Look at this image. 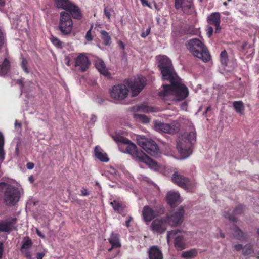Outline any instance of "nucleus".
<instances>
[{
  "instance_id": "17",
  "label": "nucleus",
  "mask_w": 259,
  "mask_h": 259,
  "mask_svg": "<svg viewBox=\"0 0 259 259\" xmlns=\"http://www.w3.org/2000/svg\"><path fill=\"white\" fill-rule=\"evenodd\" d=\"M191 53L196 57L204 62L210 60L211 56L208 50H190Z\"/></svg>"
},
{
  "instance_id": "28",
  "label": "nucleus",
  "mask_w": 259,
  "mask_h": 259,
  "mask_svg": "<svg viewBox=\"0 0 259 259\" xmlns=\"http://www.w3.org/2000/svg\"><path fill=\"white\" fill-rule=\"evenodd\" d=\"M10 66V62L8 58H5L2 65L0 66V76L6 75Z\"/></svg>"
},
{
  "instance_id": "26",
  "label": "nucleus",
  "mask_w": 259,
  "mask_h": 259,
  "mask_svg": "<svg viewBox=\"0 0 259 259\" xmlns=\"http://www.w3.org/2000/svg\"><path fill=\"white\" fill-rule=\"evenodd\" d=\"M110 243L112 245V247L109 248L108 250L110 251L113 247H119L121 246L120 243L119 236L117 234L112 233L109 239Z\"/></svg>"
},
{
  "instance_id": "63",
  "label": "nucleus",
  "mask_w": 259,
  "mask_h": 259,
  "mask_svg": "<svg viewBox=\"0 0 259 259\" xmlns=\"http://www.w3.org/2000/svg\"><path fill=\"white\" fill-rule=\"evenodd\" d=\"M181 0H175V3H177V5H179L180 2Z\"/></svg>"
},
{
  "instance_id": "31",
  "label": "nucleus",
  "mask_w": 259,
  "mask_h": 259,
  "mask_svg": "<svg viewBox=\"0 0 259 259\" xmlns=\"http://www.w3.org/2000/svg\"><path fill=\"white\" fill-rule=\"evenodd\" d=\"M235 111L240 115L244 114V106L241 101H235L233 104Z\"/></svg>"
},
{
  "instance_id": "6",
  "label": "nucleus",
  "mask_w": 259,
  "mask_h": 259,
  "mask_svg": "<svg viewBox=\"0 0 259 259\" xmlns=\"http://www.w3.org/2000/svg\"><path fill=\"white\" fill-rule=\"evenodd\" d=\"M195 137L193 127L191 128L190 132H186L179 137L177 147L181 156V159L186 158L191 154V146L195 141Z\"/></svg>"
},
{
  "instance_id": "58",
  "label": "nucleus",
  "mask_w": 259,
  "mask_h": 259,
  "mask_svg": "<svg viewBox=\"0 0 259 259\" xmlns=\"http://www.w3.org/2000/svg\"><path fill=\"white\" fill-rule=\"evenodd\" d=\"M15 154L17 156L19 155V147L18 145H17L15 149Z\"/></svg>"
},
{
  "instance_id": "53",
  "label": "nucleus",
  "mask_w": 259,
  "mask_h": 259,
  "mask_svg": "<svg viewBox=\"0 0 259 259\" xmlns=\"http://www.w3.org/2000/svg\"><path fill=\"white\" fill-rule=\"evenodd\" d=\"M235 248L236 250L239 251L240 250H243V247H242V245L238 244L235 246Z\"/></svg>"
},
{
  "instance_id": "64",
  "label": "nucleus",
  "mask_w": 259,
  "mask_h": 259,
  "mask_svg": "<svg viewBox=\"0 0 259 259\" xmlns=\"http://www.w3.org/2000/svg\"><path fill=\"white\" fill-rule=\"evenodd\" d=\"M223 5L225 6H227L228 5V4L227 2H225L223 3Z\"/></svg>"
},
{
  "instance_id": "16",
  "label": "nucleus",
  "mask_w": 259,
  "mask_h": 259,
  "mask_svg": "<svg viewBox=\"0 0 259 259\" xmlns=\"http://www.w3.org/2000/svg\"><path fill=\"white\" fill-rule=\"evenodd\" d=\"M158 215V212L148 206H145L142 211V216L144 221L150 222Z\"/></svg>"
},
{
  "instance_id": "41",
  "label": "nucleus",
  "mask_w": 259,
  "mask_h": 259,
  "mask_svg": "<svg viewBox=\"0 0 259 259\" xmlns=\"http://www.w3.org/2000/svg\"><path fill=\"white\" fill-rule=\"evenodd\" d=\"M113 12V10L112 9L105 7L104 9V14L109 20H110L111 13Z\"/></svg>"
},
{
  "instance_id": "4",
  "label": "nucleus",
  "mask_w": 259,
  "mask_h": 259,
  "mask_svg": "<svg viewBox=\"0 0 259 259\" xmlns=\"http://www.w3.org/2000/svg\"><path fill=\"white\" fill-rule=\"evenodd\" d=\"M0 192L4 193V201L9 206L15 205L24 195L22 186L18 183H0Z\"/></svg>"
},
{
  "instance_id": "9",
  "label": "nucleus",
  "mask_w": 259,
  "mask_h": 259,
  "mask_svg": "<svg viewBox=\"0 0 259 259\" xmlns=\"http://www.w3.org/2000/svg\"><path fill=\"white\" fill-rule=\"evenodd\" d=\"M180 126V123L177 121H173L170 124L159 120H155L154 123V130L159 133L173 134L179 130Z\"/></svg>"
},
{
  "instance_id": "45",
  "label": "nucleus",
  "mask_w": 259,
  "mask_h": 259,
  "mask_svg": "<svg viewBox=\"0 0 259 259\" xmlns=\"http://www.w3.org/2000/svg\"><path fill=\"white\" fill-rule=\"evenodd\" d=\"M52 41L57 47H61V42L59 39L54 38L52 39Z\"/></svg>"
},
{
  "instance_id": "14",
  "label": "nucleus",
  "mask_w": 259,
  "mask_h": 259,
  "mask_svg": "<svg viewBox=\"0 0 259 259\" xmlns=\"http://www.w3.org/2000/svg\"><path fill=\"white\" fill-rule=\"evenodd\" d=\"M75 66L82 71H86L90 65L89 59L84 54H80L77 57L75 56Z\"/></svg>"
},
{
  "instance_id": "20",
  "label": "nucleus",
  "mask_w": 259,
  "mask_h": 259,
  "mask_svg": "<svg viewBox=\"0 0 259 259\" xmlns=\"http://www.w3.org/2000/svg\"><path fill=\"white\" fill-rule=\"evenodd\" d=\"M144 150L148 154L154 157H158L159 155L158 146L156 143L153 140L150 142L149 144L148 143V145L146 146Z\"/></svg>"
},
{
  "instance_id": "50",
  "label": "nucleus",
  "mask_w": 259,
  "mask_h": 259,
  "mask_svg": "<svg viewBox=\"0 0 259 259\" xmlns=\"http://www.w3.org/2000/svg\"><path fill=\"white\" fill-rule=\"evenodd\" d=\"M142 3V5L143 6H148L149 7H150L149 4L148 3L147 0H140Z\"/></svg>"
},
{
  "instance_id": "5",
  "label": "nucleus",
  "mask_w": 259,
  "mask_h": 259,
  "mask_svg": "<svg viewBox=\"0 0 259 259\" xmlns=\"http://www.w3.org/2000/svg\"><path fill=\"white\" fill-rule=\"evenodd\" d=\"M184 210L179 208L178 211L166 219H157L153 221L151 225V230L155 233H161L164 232L169 225L175 226L181 224L183 221Z\"/></svg>"
},
{
  "instance_id": "11",
  "label": "nucleus",
  "mask_w": 259,
  "mask_h": 259,
  "mask_svg": "<svg viewBox=\"0 0 259 259\" xmlns=\"http://www.w3.org/2000/svg\"><path fill=\"white\" fill-rule=\"evenodd\" d=\"M172 181L181 187L190 191L195 186V183L178 172H175L172 177Z\"/></svg>"
},
{
  "instance_id": "42",
  "label": "nucleus",
  "mask_w": 259,
  "mask_h": 259,
  "mask_svg": "<svg viewBox=\"0 0 259 259\" xmlns=\"http://www.w3.org/2000/svg\"><path fill=\"white\" fill-rule=\"evenodd\" d=\"M243 211V206L242 205H239L234 210L233 213L234 214H238L241 213Z\"/></svg>"
},
{
  "instance_id": "57",
  "label": "nucleus",
  "mask_w": 259,
  "mask_h": 259,
  "mask_svg": "<svg viewBox=\"0 0 259 259\" xmlns=\"http://www.w3.org/2000/svg\"><path fill=\"white\" fill-rule=\"evenodd\" d=\"M119 47L121 48V49H124V47H125V46H124V44L123 42L122 41H119Z\"/></svg>"
},
{
  "instance_id": "52",
  "label": "nucleus",
  "mask_w": 259,
  "mask_h": 259,
  "mask_svg": "<svg viewBox=\"0 0 259 259\" xmlns=\"http://www.w3.org/2000/svg\"><path fill=\"white\" fill-rule=\"evenodd\" d=\"M3 253V244L0 243V259H2V257Z\"/></svg>"
},
{
  "instance_id": "13",
  "label": "nucleus",
  "mask_w": 259,
  "mask_h": 259,
  "mask_svg": "<svg viewBox=\"0 0 259 259\" xmlns=\"http://www.w3.org/2000/svg\"><path fill=\"white\" fill-rule=\"evenodd\" d=\"M32 245L31 240L28 237H24L20 248L21 252L27 258L31 259L32 254L31 249Z\"/></svg>"
},
{
  "instance_id": "32",
  "label": "nucleus",
  "mask_w": 259,
  "mask_h": 259,
  "mask_svg": "<svg viewBox=\"0 0 259 259\" xmlns=\"http://www.w3.org/2000/svg\"><path fill=\"white\" fill-rule=\"evenodd\" d=\"M4 137L2 133L0 132V163L4 161L5 157V153L4 150Z\"/></svg>"
},
{
  "instance_id": "61",
  "label": "nucleus",
  "mask_w": 259,
  "mask_h": 259,
  "mask_svg": "<svg viewBox=\"0 0 259 259\" xmlns=\"http://www.w3.org/2000/svg\"><path fill=\"white\" fill-rule=\"evenodd\" d=\"M219 232H220V237H221V238H224V237H225V235H224V234L222 232L221 230H219Z\"/></svg>"
},
{
  "instance_id": "47",
  "label": "nucleus",
  "mask_w": 259,
  "mask_h": 259,
  "mask_svg": "<svg viewBox=\"0 0 259 259\" xmlns=\"http://www.w3.org/2000/svg\"><path fill=\"white\" fill-rule=\"evenodd\" d=\"M213 32V29L212 27L209 26L208 27L207 30V35L208 37H210L212 35Z\"/></svg>"
},
{
  "instance_id": "27",
  "label": "nucleus",
  "mask_w": 259,
  "mask_h": 259,
  "mask_svg": "<svg viewBox=\"0 0 259 259\" xmlns=\"http://www.w3.org/2000/svg\"><path fill=\"white\" fill-rule=\"evenodd\" d=\"M198 254L197 250L196 249H191L182 252V257L184 259H192L195 257Z\"/></svg>"
},
{
  "instance_id": "7",
  "label": "nucleus",
  "mask_w": 259,
  "mask_h": 259,
  "mask_svg": "<svg viewBox=\"0 0 259 259\" xmlns=\"http://www.w3.org/2000/svg\"><path fill=\"white\" fill-rule=\"evenodd\" d=\"M131 111L134 112L133 117L134 120L137 122H141L143 124L148 123L150 121L149 118L146 115L140 114H137L135 112H142L145 113L156 112L158 109L152 106H149L145 104H142L139 105H136L131 108Z\"/></svg>"
},
{
  "instance_id": "56",
  "label": "nucleus",
  "mask_w": 259,
  "mask_h": 259,
  "mask_svg": "<svg viewBox=\"0 0 259 259\" xmlns=\"http://www.w3.org/2000/svg\"><path fill=\"white\" fill-rule=\"evenodd\" d=\"M225 218H228L229 220H231L232 221H235V220L233 217H230V215H224Z\"/></svg>"
},
{
  "instance_id": "22",
  "label": "nucleus",
  "mask_w": 259,
  "mask_h": 259,
  "mask_svg": "<svg viewBox=\"0 0 259 259\" xmlns=\"http://www.w3.org/2000/svg\"><path fill=\"white\" fill-rule=\"evenodd\" d=\"M96 68L102 75L108 76L109 75L108 70L107 68L104 61L99 58H97L95 61Z\"/></svg>"
},
{
  "instance_id": "10",
  "label": "nucleus",
  "mask_w": 259,
  "mask_h": 259,
  "mask_svg": "<svg viewBox=\"0 0 259 259\" xmlns=\"http://www.w3.org/2000/svg\"><path fill=\"white\" fill-rule=\"evenodd\" d=\"M73 22L69 14L65 12L60 13L59 28L64 34H69L72 29Z\"/></svg>"
},
{
  "instance_id": "25",
  "label": "nucleus",
  "mask_w": 259,
  "mask_h": 259,
  "mask_svg": "<svg viewBox=\"0 0 259 259\" xmlns=\"http://www.w3.org/2000/svg\"><path fill=\"white\" fill-rule=\"evenodd\" d=\"M67 11H69L73 18L75 19H80L82 18V15L79 8L72 3Z\"/></svg>"
},
{
  "instance_id": "59",
  "label": "nucleus",
  "mask_w": 259,
  "mask_h": 259,
  "mask_svg": "<svg viewBox=\"0 0 259 259\" xmlns=\"http://www.w3.org/2000/svg\"><path fill=\"white\" fill-rule=\"evenodd\" d=\"M131 218H130L128 220H127L126 221V223H125V226L128 227H129L130 226V221H131Z\"/></svg>"
},
{
  "instance_id": "15",
  "label": "nucleus",
  "mask_w": 259,
  "mask_h": 259,
  "mask_svg": "<svg viewBox=\"0 0 259 259\" xmlns=\"http://www.w3.org/2000/svg\"><path fill=\"white\" fill-rule=\"evenodd\" d=\"M16 223V219L11 218L5 221H0V232H10Z\"/></svg>"
},
{
  "instance_id": "30",
  "label": "nucleus",
  "mask_w": 259,
  "mask_h": 259,
  "mask_svg": "<svg viewBox=\"0 0 259 259\" xmlns=\"http://www.w3.org/2000/svg\"><path fill=\"white\" fill-rule=\"evenodd\" d=\"M137 140L138 144L144 149L152 140L146 138L144 136L138 135Z\"/></svg>"
},
{
  "instance_id": "12",
  "label": "nucleus",
  "mask_w": 259,
  "mask_h": 259,
  "mask_svg": "<svg viewBox=\"0 0 259 259\" xmlns=\"http://www.w3.org/2000/svg\"><path fill=\"white\" fill-rule=\"evenodd\" d=\"M175 3L176 9H181L185 14H190L194 11L192 0H181L178 5L177 3Z\"/></svg>"
},
{
  "instance_id": "8",
  "label": "nucleus",
  "mask_w": 259,
  "mask_h": 259,
  "mask_svg": "<svg viewBox=\"0 0 259 259\" xmlns=\"http://www.w3.org/2000/svg\"><path fill=\"white\" fill-rule=\"evenodd\" d=\"M188 235V233L180 230H172L167 232V241L168 245L170 244V239L175 238V247L177 250H182L186 247L185 241Z\"/></svg>"
},
{
  "instance_id": "62",
  "label": "nucleus",
  "mask_w": 259,
  "mask_h": 259,
  "mask_svg": "<svg viewBox=\"0 0 259 259\" xmlns=\"http://www.w3.org/2000/svg\"><path fill=\"white\" fill-rule=\"evenodd\" d=\"M15 127H17V126H19V127H21V124L18 123L17 121L16 120L15 124Z\"/></svg>"
},
{
  "instance_id": "33",
  "label": "nucleus",
  "mask_w": 259,
  "mask_h": 259,
  "mask_svg": "<svg viewBox=\"0 0 259 259\" xmlns=\"http://www.w3.org/2000/svg\"><path fill=\"white\" fill-rule=\"evenodd\" d=\"M100 33L101 34V39L103 41L104 44L106 46L110 45L111 43V39L109 33L102 30L100 31Z\"/></svg>"
},
{
  "instance_id": "34",
  "label": "nucleus",
  "mask_w": 259,
  "mask_h": 259,
  "mask_svg": "<svg viewBox=\"0 0 259 259\" xmlns=\"http://www.w3.org/2000/svg\"><path fill=\"white\" fill-rule=\"evenodd\" d=\"M220 61L223 68L225 69L228 61L227 53L225 50L222 51L220 54Z\"/></svg>"
},
{
  "instance_id": "44",
  "label": "nucleus",
  "mask_w": 259,
  "mask_h": 259,
  "mask_svg": "<svg viewBox=\"0 0 259 259\" xmlns=\"http://www.w3.org/2000/svg\"><path fill=\"white\" fill-rule=\"evenodd\" d=\"M91 29H92V28H90V29L86 33L85 38L88 41H91L92 40V34H91Z\"/></svg>"
},
{
  "instance_id": "2",
  "label": "nucleus",
  "mask_w": 259,
  "mask_h": 259,
  "mask_svg": "<svg viewBox=\"0 0 259 259\" xmlns=\"http://www.w3.org/2000/svg\"><path fill=\"white\" fill-rule=\"evenodd\" d=\"M123 133V132L120 133V132H116L112 135L115 141L122 143L120 148H123L125 149V150H121V151L132 155L135 160L139 163L141 167L142 166V164H145L151 169L155 171L159 170L160 166L156 162L143 153V152L138 151L134 144L121 135Z\"/></svg>"
},
{
  "instance_id": "1",
  "label": "nucleus",
  "mask_w": 259,
  "mask_h": 259,
  "mask_svg": "<svg viewBox=\"0 0 259 259\" xmlns=\"http://www.w3.org/2000/svg\"><path fill=\"white\" fill-rule=\"evenodd\" d=\"M160 68L164 80L170 81V85H163L159 92V96L164 100L180 101L189 95L188 88L183 84L174 73L170 60L165 56H158Z\"/></svg>"
},
{
  "instance_id": "38",
  "label": "nucleus",
  "mask_w": 259,
  "mask_h": 259,
  "mask_svg": "<svg viewBox=\"0 0 259 259\" xmlns=\"http://www.w3.org/2000/svg\"><path fill=\"white\" fill-rule=\"evenodd\" d=\"M28 61L27 59H25L23 57H22V62H21V67L23 70L26 73H29V70L27 67Z\"/></svg>"
},
{
  "instance_id": "48",
  "label": "nucleus",
  "mask_w": 259,
  "mask_h": 259,
  "mask_svg": "<svg viewBox=\"0 0 259 259\" xmlns=\"http://www.w3.org/2000/svg\"><path fill=\"white\" fill-rule=\"evenodd\" d=\"M81 193L82 196H87L89 195V192L88 189L85 188H82L81 190Z\"/></svg>"
},
{
  "instance_id": "60",
  "label": "nucleus",
  "mask_w": 259,
  "mask_h": 259,
  "mask_svg": "<svg viewBox=\"0 0 259 259\" xmlns=\"http://www.w3.org/2000/svg\"><path fill=\"white\" fill-rule=\"evenodd\" d=\"M5 0H0V6H3L5 5Z\"/></svg>"
},
{
  "instance_id": "54",
  "label": "nucleus",
  "mask_w": 259,
  "mask_h": 259,
  "mask_svg": "<svg viewBox=\"0 0 259 259\" xmlns=\"http://www.w3.org/2000/svg\"><path fill=\"white\" fill-rule=\"evenodd\" d=\"M187 103L186 102H184V103H182V104L181 106V108L182 110H186L187 109Z\"/></svg>"
},
{
  "instance_id": "43",
  "label": "nucleus",
  "mask_w": 259,
  "mask_h": 259,
  "mask_svg": "<svg viewBox=\"0 0 259 259\" xmlns=\"http://www.w3.org/2000/svg\"><path fill=\"white\" fill-rule=\"evenodd\" d=\"M150 27H148L146 29L145 31H143L142 32V34L141 35V37L143 38H145L149 35L150 32Z\"/></svg>"
},
{
  "instance_id": "40",
  "label": "nucleus",
  "mask_w": 259,
  "mask_h": 259,
  "mask_svg": "<svg viewBox=\"0 0 259 259\" xmlns=\"http://www.w3.org/2000/svg\"><path fill=\"white\" fill-rule=\"evenodd\" d=\"M6 46V39L3 32L0 29V48L5 47Z\"/></svg>"
},
{
  "instance_id": "21",
  "label": "nucleus",
  "mask_w": 259,
  "mask_h": 259,
  "mask_svg": "<svg viewBox=\"0 0 259 259\" xmlns=\"http://www.w3.org/2000/svg\"><path fill=\"white\" fill-rule=\"evenodd\" d=\"M94 155L101 162H107L109 161V158L106 153L99 146H96L94 149Z\"/></svg>"
},
{
  "instance_id": "18",
  "label": "nucleus",
  "mask_w": 259,
  "mask_h": 259,
  "mask_svg": "<svg viewBox=\"0 0 259 259\" xmlns=\"http://www.w3.org/2000/svg\"><path fill=\"white\" fill-rule=\"evenodd\" d=\"M220 14L218 12L211 13L207 17V21L210 25H213L215 27V32L220 30Z\"/></svg>"
},
{
  "instance_id": "3",
  "label": "nucleus",
  "mask_w": 259,
  "mask_h": 259,
  "mask_svg": "<svg viewBox=\"0 0 259 259\" xmlns=\"http://www.w3.org/2000/svg\"><path fill=\"white\" fill-rule=\"evenodd\" d=\"M146 84V78L141 76L137 75L134 80H127L124 83L114 85L109 90L110 97L117 101L125 99L128 94V85L131 89L133 96H136L144 89Z\"/></svg>"
},
{
  "instance_id": "46",
  "label": "nucleus",
  "mask_w": 259,
  "mask_h": 259,
  "mask_svg": "<svg viewBox=\"0 0 259 259\" xmlns=\"http://www.w3.org/2000/svg\"><path fill=\"white\" fill-rule=\"evenodd\" d=\"M96 121V117L95 115H92L90 117V120L88 122V124L90 125H93Z\"/></svg>"
},
{
  "instance_id": "35",
  "label": "nucleus",
  "mask_w": 259,
  "mask_h": 259,
  "mask_svg": "<svg viewBox=\"0 0 259 259\" xmlns=\"http://www.w3.org/2000/svg\"><path fill=\"white\" fill-rule=\"evenodd\" d=\"M110 204L112 206L115 211H117L119 213L122 212L123 207L122 204L117 201H114L110 203Z\"/></svg>"
},
{
  "instance_id": "29",
  "label": "nucleus",
  "mask_w": 259,
  "mask_h": 259,
  "mask_svg": "<svg viewBox=\"0 0 259 259\" xmlns=\"http://www.w3.org/2000/svg\"><path fill=\"white\" fill-rule=\"evenodd\" d=\"M56 7L65 10H67L72 4L68 0H54Z\"/></svg>"
},
{
  "instance_id": "49",
  "label": "nucleus",
  "mask_w": 259,
  "mask_h": 259,
  "mask_svg": "<svg viewBox=\"0 0 259 259\" xmlns=\"http://www.w3.org/2000/svg\"><path fill=\"white\" fill-rule=\"evenodd\" d=\"M34 165L32 162H28L26 165V167L28 169H32L34 168Z\"/></svg>"
},
{
  "instance_id": "51",
  "label": "nucleus",
  "mask_w": 259,
  "mask_h": 259,
  "mask_svg": "<svg viewBox=\"0 0 259 259\" xmlns=\"http://www.w3.org/2000/svg\"><path fill=\"white\" fill-rule=\"evenodd\" d=\"M36 232L37 234L41 238H44L45 236L41 233V232L37 228H35Z\"/></svg>"
},
{
  "instance_id": "36",
  "label": "nucleus",
  "mask_w": 259,
  "mask_h": 259,
  "mask_svg": "<svg viewBox=\"0 0 259 259\" xmlns=\"http://www.w3.org/2000/svg\"><path fill=\"white\" fill-rule=\"evenodd\" d=\"M73 60H75V55L66 56L63 60V63L68 66H70L72 64L71 62Z\"/></svg>"
},
{
  "instance_id": "39",
  "label": "nucleus",
  "mask_w": 259,
  "mask_h": 259,
  "mask_svg": "<svg viewBox=\"0 0 259 259\" xmlns=\"http://www.w3.org/2000/svg\"><path fill=\"white\" fill-rule=\"evenodd\" d=\"M252 252V248L250 245H248L244 246L243 248V253L244 255H247L250 254Z\"/></svg>"
},
{
  "instance_id": "19",
  "label": "nucleus",
  "mask_w": 259,
  "mask_h": 259,
  "mask_svg": "<svg viewBox=\"0 0 259 259\" xmlns=\"http://www.w3.org/2000/svg\"><path fill=\"white\" fill-rule=\"evenodd\" d=\"M166 200L167 203L171 206H172L176 203L181 202L180 194L178 191H170L167 193Z\"/></svg>"
},
{
  "instance_id": "37",
  "label": "nucleus",
  "mask_w": 259,
  "mask_h": 259,
  "mask_svg": "<svg viewBox=\"0 0 259 259\" xmlns=\"http://www.w3.org/2000/svg\"><path fill=\"white\" fill-rule=\"evenodd\" d=\"M234 235L237 239H241L243 237V232L237 227H234Z\"/></svg>"
},
{
  "instance_id": "55",
  "label": "nucleus",
  "mask_w": 259,
  "mask_h": 259,
  "mask_svg": "<svg viewBox=\"0 0 259 259\" xmlns=\"http://www.w3.org/2000/svg\"><path fill=\"white\" fill-rule=\"evenodd\" d=\"M44 255H45V253H43V252L38 253L37 254V258L38 259H42V258L44 256Z\"/></svg>"
},
{
  "instance_id": "23",
  "label": "nucleus",
  "mask_w": 259,
  "mask_h": 259,
  "mask_svg": "<svg viewBox=\"0 0 259 259\" xmlns=\"http://www.w3.org/2000/svg\"><path fill=\"white\" fill-rule=\"evenodd\" d=\"M186 46L187 49H204V45L198 38H193L188 40Z\"/></svg>"
},
{
  "instance_id": "24",
  "label": "nucleus",
  "mask_w": 259,
  "mask_h": 259,
  "mask_svg": "<svg viewBox=\"0 0 259 259\" xmlns=\"http://www.w3.org/2000/svg\"><path fill=\"white\" fill-rule=\"evenodd\" d=\"M150 259H162L163 256L161 251L156 246L151 247L149 251Z\"/></svg>"
}]
</instances>
